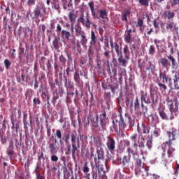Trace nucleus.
Masks as SVG:
<instances>
[{
	"mask_svg": "<svg viewBox=\"0 0 179 179\" xmlns=\"http://www.w3.org/2000/svg\"><path fill=\"white\" fill-rule=\"evenodd\" d=\"M130 139L134 142L133 145L131 147V142L129 140L124 141V146H127V152L129 155H132L134 158L138 157L139 155L138 154V143H136V139H138V133H134L130 136Z\"/></svg>",
	"mask_w": 179,
	"mask_h": 179,
	"instance_id": "f257e3e1",
	"label": "nucleus"
},
{
	"mask_svg": "<svg viewBox=\"0 0 179 179\" xmlns=\"http://www.w3.org/2000/svg\"><path fill=\"white\" fill-rule=\"evenodd\" d=\"M138 68L141 69H143L145 73V76H149L150 75V72L153 73L155 71H156V65L152 62L150 60H144L143 62H141V60H138Z\"/></svg>",
	"mask_w": 179,
	"mask_h": 179,
	"instance_id": "f03ea898",
	"label": "nucleus"
},
{
	"mask_svg": "<svg viewBox=\"0 0 179 179\" xmlns=\"http://www.w3.org/2000/svg\"><path fill=\"white\" fill-rule=\"evenodd\" d=\"M94 162H95V167L97 170V172H93L92 173V179H97V177L99 176V179H107V176H106V171H104V169L103 167H100V163L97 162V158H94Z\"/></svg>",
	"mask_w": 179,
	"mask_h": 179,
	"instance_id": "7ed1b4c3",
	"label": "nucleus"
},
{
	"mask_svg": "<svg viewBox=\"0 0 179 179\" xmlns=\"http://www.w3.org/2000/svg\"><path fill=\"white\" fill-rule=\"evenodd\" d=\"M117 111L119 114L117 116L113 117V124L115 125V122L119 123V129L122 131V129H125L127 127V123L124 120V117H122V108H120Z\"/></svg>",
	"mask_w": 179,
	"mask_h": 179,
	"instance_id": "20e7f679",
	"label": "nucleus"
},
{
	"mask_svg": "<svg viewBox=\"0 0 179 179\" xmlns=\"http://www.w3.org/2000/svg\"><path fill=\"white\" fill-rule=\"evenodd\" d=\"M96 154L98 160H103L104 159V149L103 148V142L100 139H96L94 141Z\"/></svg>",
	"mask_w": 179,
	"mask_h": 179,
	"instance_id": "39448f33",
	"label": "nucleus"
},
{
	"mask_svg": "<svg viewBox=\"0 0 179 179\" xmlns=\"http://www.w3.org/2000/svg\"><path fill=\"white\" fill-rule=\"evenodd\" d=\"M107 118V113L103 112L100 115V123L99 125L96 124L94 127H98L99 131H104L106 129V125L107 124V121L106 120Z\"/></svg>",
	"mask_w": 179,
	"mask_h": 179,
	"instance_id": "423d86ee",
	"label": "nucleus"
},
{
	"mask_svg": "<svg viewBox=\"0 0 179 179\" xmlns=\"http://www.w3.org/2000/svg\"><path fill=\"white\" fill-rule=\"evenodd\" d=\"M106 146L110 153H114L115 151V140L114 138L108 136L106 137Z\"/></svg>",
	"mask_w": 179,
	"mask_h": 179,
	"instance_id": "0eeeda50",
	"label": "nucleus"
},
{
	"mask_svg": "<svg viewBox=\"0 0 179 179\" xmlns=\"http://www.w3.org/2000/svg\"><path fill=\"white\" fill-rule=\"evenodd\" d=\"M55 31H56V33H57V34H61L62 37L66 38V40H69V38L71 37V32L68 31L65 29L62 30V27H61L60 24H57Z\"/></svg>",
	"mask_w": 179,
	"mask_h": 179,
	"instance_id": "6e6552de",
	"label": "nucleus"
},
{
	"mask_svg": "<svg viewBox=\"0 0 179 179\" xmlns=\"http://www.w3.org/2000/svg\"><path fill=\"white\" fill-rule=\"evenodd\" d=\"M137 131L140 134L139 136H143L142 135H146V134H149V132H150V127L145 124H142L141 126H139V124H138Z\"/></svg>",
	"mask_w": 179,
	"mask_h": 179,
	"instance_id": "1a4fd4ad",
	"label": "nucleus"
},
{
	"mask_svg": "<svg viewBox=\"0 0 179 179\" xmlns=\"http://www.w3.org/2000/svg\"><path fill=\"white\" fill-rule=\"evenodd\" d=\"M78 22L82 23L83 26L86 27V29H90V26H92V22H90L87 17H86V20H85V15H83V14L80 15L78 17Z\"/></svg>",
	"mask_w": 179,
	"mask_h": 179,
	"instance_id": "9d476101",
	"label": "nucleus"
},
{
	"mask_svg": "<svg viewBox=\"0 0 179 179\" xmlns=\"http://www.w3.org/2000/svg\"><path fill=\"white\" fill-rule=\"evenodd\" d=\"M167 105L169 107L171 113H177L178 111V100L175 99V101H168Z\"/></svg>",
	"mask_w": 179,
	"mask_h": 179,
	"instance_id": "9b49d317",
	"label": "nucleus"
},
{
	"mask_svg": "<svg viewBox=\"0 0 179 179\" xmlns=\"http://www.w3.org/2000/svg\"><path fill=\"white\" fill-rule=\"evenodd\" d=\"M138 147L141 149V155H143L146 150L145 151V141H146V138H145V136H138Z\"/></svg>",
	"mask_w": 179,
	"mask_h": 179,
	"instance_id": "f8f14e48",
	"label": "nucleus"
},
{
	"mask_svg": "<svg viewBox=\"0 0 179 179\" xmlns=\"http://www.w3.org/2000/svg\"><path fill=\"white\" fill-rule=\"evenodd\" d=\"M71 146L72 157L73 159H75V157H76V152H78V149L80 148V141H79V138H78L76 143H71Z\"/></svg>",
	"mask_w": 179,
	"mask_h": 179,
	"instance_id": "ddd939ff",
	"label": "nucleus"
},
{
	"mask_svg": "<svg viewBox=\"0 0 179 179\" xmlns=\"http://www.w3.org/2000/svg\"><path fill=\"white\" fill-rule=\"evenodd\" d=\"M141 100L142 103L144 102L145 104H150V103H152L149 94H148V92H145V91H141Z\"/></svg>",
	"mask_w": 179,
	"mask_h": 179,
	"instance_id": "4468645a",
	"label": "nucleus"
},
{
	"mask_svg": "<svg viewBox=\"0 0 179 179\" xmlns=\"http://www.w3.org/2000/svg\"><path fill=\"white\" fill-rule=\"evenodd\" d=\"M159 78H162V80L164 83H169V87H173V83L171 80V77H169L166 73H159Z\"/></svg>",
	"mask_w": 179,
	"mask_h": 179,
	"instance_id": "2eb2a0df",
	"label": "nucleus"
},
{
	"mask_svg": "<svg viewBox=\"0 0 179 179\" xmlns=\"http://www.w3.org/2000/svg\"><path fill=\"white\" fill-rule=\"evenodd\" d=\"M131 154H128V155H124L121 162L123 167H125L126 169H127V167H129V166L131 165Z\"/></svg>",
	"mask_w": 179,
	"mask_h": 179,
	"instance_id": "dca6fc26",
	"label": "nucleus"
},
{
	"mask_svg": "<svg viewBox=\"0 0 179 179\" xmlns=\"http://www.w3.org/2000/svg\"><path fill=\"white\" fill-rule=\"evenodd\" d=\"M6 153L8 156L10 157V160H13V159H15V150L13 143H10L8 148H7Z\"/></svg>",
	"mask_w": 179,
	"mask_h": 179,
	"instance_id": "f3484780",
	"label": "nucleus"
},
{
	"mask_svg": "<svg viewBox=\"0 0 179 179\" xmlns=\"http://www.w3.org/2000/svg\"><path fill=\"white\" fill-rule=\"evenodd\" d=\"M176 132L177 129H176L174 127L170 129L169 131H167L169 141L166 142H171V143H173V141L176 139Z\"/></svg>",
	"mask_w": 179,
	"mask_h": 179,
	"instance_id": "a211bd4d",
	"label": "nucleus"
},
{
	"mask_svg": "<svg viewBox=\"0 0 179 179\" xmlns=\"http://www.w3.org/2000/svg\"><path fill=\"white\" fill-rule=\"evenodd\" d=\"M136 172L138 173L139 176H141L142 177H148V176H149V168L141 166L137 169Z\"/></svg>",
	"mask_w": 179,
	"mask_h": 179,
	"instance_id": "6ab92c4d",
	"label": "nucleus"
},
{
	"mask_svg": "<svg viewBox=\"0 0 179 179\" xmlns=\"http://www.w3.org/2000/svg\"><path fill=\"white\" fill-rule=\"evenodd\" d=\"M173 85L175 87V89H179V73L178 72H174L173 76Z\"/></svg>",
	"mask_w": 179,
	"mask_h": 179,
	"instance_id": "aec40b11",
	"label": "nucleus"
},
{
	"mask_svg": "<svg viewBox=\"0 0 179 179\" xmlns=\"http://www.w3.org/2000/svg\"><path fill=\"white\" fill-rule=\"evenodd\" d=\"M165 143L169 146L167 150L168 157H173V153L176 152V148H173V143L171 142H165Z\"/></svg>",
	"mask_w": 179,
	"mask_h": 179,
	"instance_id": "412c9836",
	"label": "nucleus"
},
{
	"mask_svg": "<svg viewBox=\"0 0 179 179\" xmlns=\"http://www.w3.org/2000/svg\"><path fill=\"white\" fill-rule=\"evenodd\" d=\"M124 34V41L128 44H131L132 41V37L131 36V33H132V29H127Z\"/></svg>",
	"mask_w": 179,
	"mask_h": 179,
	"instance_id": "4be33fe9",
	"label": "nucleus"
},
{
	"mask_svg": "<svg viewBox=\"0 0 179 179\" xmlns=\"http://www.w3.org/2000/svg\"><path fill=\"white\" fill-rule=\"evenodd\" d=\"M174 16V12H171L170 10H166L162 14L163 19H169V20H171Z\"/></svg>",
	"mask_w": 179,
	"mask_h": 179,
	"instance_id": "5701e85b",
	"label": "nucleus"
},
{
	"mask_svg": "<svg viewBox=\"0 0 179 179\" xmlns=\"http://www.w3.org/2000/svg\"><path fill=\"white\" fill-rule=\"evenodd\" d=\"M99 17L101 19H102V21L103 22V23H106V20H108V17L107 15V11L104 9L103 10H99Z\"/></svg>",
	"mask_w": 179,
	"mask_h": 179,
	"instance_id": "b1692460",
	"label": "nucleus"
},
{
	"mask_svg": "<svg viewBox=\"0 0 179 179\" xmlns=\"http://www.w3.org/2000/svg\"><path fill=\"white\" fill-rule=\"evenodd\" d=\"M33 14L34 15L35 19H38V17H42L43 14H41V8H40V6H37L34 11Z\"/></svg>",
	"mask_w": 179,
	"mask_h": 179,
	"instance_id": "393cba45",
	"label": "nucleus"
},
{
	"mask_svg": "<svg viewBox=\"0 0 179 179\" xmlns=\"http://www.w3.org/2000/svg\"><path fill=\"white\" fill-rule=\"evenodd\" d=\"M10 122L12 124L11 129H15V132H16V134H17V132H19V124L17 123L15 124V116H13V115L10 116Z\"/></svg>",
	"mask_w": 179,
	"mask_h": 179,
	"instance_id": "a878e982",
	"label": "nucleus"
},
{
	"mask_svg": "<svg viewBox=\"0 0 179 179\" xmlns=\"http://www.w3.org/2000/svg\"><path fill=\"white\" fill-rule=\"evenodd\" d=\"M65 78V82H64V86L66 87V89H74L73 83H72V81L71 79L64 77Z\"/></svg>",
	"mask_w": 179,
	"mask_h": 179,
	"instance_id": "bb28decb",
	"label": "nucleus"
},
{
	"mask_svg": "<svg viewBox=\"0 0 179 179\" xmlns=\"http://www.w3.org/2000/svg\"><path fill=\"white\" fill-rule=\"evenodd\" d=\"M102 87L104 90H111L112 93H115V89H117V87L113 85H106L104 83H102Z\"/></svg>",
	"mask_w": 179,
	"mask_h": 179,
	"instance_id": "cd10ccee",
	"label": "nucleus"
},
{
	"mask_svg": "<svg viewBox=\"0 0 179 179\" xmlns=\"http://www.w3.org/2000/svg\"><path fill=\"white\" fill-rule=\"evenodd\" d=\"M165 24L166 30H173V29L176 27V24L173 20H168Z\"/></svg>",
	"mask_w": 179,
	"mask_h": 179,
	"instance_id": "c85d7f7f",
	"label": "nucleus"
},
{
	"mask_svg": "<svg viewBox=\"0 0 179 179\" xmlns=\"http://www.w3.org/2000/svg\"><path fill=\"white\" fill-rule=\"evenodd\" d=\"M59 99V93H58V90H55V92L53 93V97L52 99V104L55 106L57 104V100Z\"/></svg>",
	"mask_w": 179,
	"mask_h": 179,
	"instance_id": "c756f323",
	"label": "nucleus"
},
{
	"mask_svg": "<svg viewBox=\"0 0 179 179\" xmlns=\"http://www.w3.org/2000/svg\"><path fill=\"white\" fill-rule=\"evenodd\" d=\"M81 40H80V43H81V45H83V47H84V48H87V37H86V35L85 34H81Z\"/></svg>",
	"mask_w": 179,
	"mask_h": 179,
	"instance_id": "7c9ffc66",
	"label": "nucleus"
},
{
	"mask_svg": "<svg viewBox=\"0 0 179 179\" xmlns=\"http://www.w3.org/2000/svg\"><path fill=\"white\" fill-rule=\"evenodd\" d=\"M117 61L120 65H121L122 66H127V64H128V61L124 59V56H122V55L121 54L119 55Z\"/></svg>",
	"mask_w": 179,
	"mask_h": 179,
	"instance_id": "2f4dec72",
	"label": "nucleus"
},
{
	"mask_svg": "<svg viewBox=\"0 0 179 179\" xmlns=\"http://www.w3.org/2000/svg\"><path fill=\"white\" fill-rule=\"evenodd\" d=\"M75 93L71 92H67V95L65 99V103H66L67 106H69L71 103H72V98L71 96H73Z\"/></svg>",
	"mask_w": 179,
	"mask_h": 179,
	"instance_id": "473e14b6",
	"label": "nucleus"
},
{
	"mask_svg": "<svg viewBox=\"0 0 179 179\" xmlns=\"http://www.w3.org/2000/svg\"><path fill=\"white\" fill-rule=\"evenodd\" d=\"M152 136H148V138H146V144L145 146H147L148 150H150L153 146V143L152 141Z\"/></svg>",
	"mask_w": 179,
	"mask_h": 179,
	"instance_id": "72a5a7b5",
	"label": "nucleus"
},
{
	"mask_svg": "<svg viewBox=\"0 0 179 179\" xmlns=\"http://www.w3.org/2000/svg\"><path fill=\"white\" fill-rule=\"evenodd\" d=\"M48 145H49V150L51 155H54V151L57 150V145L55 144V143L51 142V141H49Z\"/></svg>",
	"mask_w": 179,
	"mask_h": 179,
	"instance_id": "f704fd0d",
	"label": "nucleus"
},
{
	"mask_svg": "<svg viewBox=\"0 0 179 179\" xmlns=\"http://www.w3.org/2000/svg\"><path fill=\"white\" fill-rule=\"evenodd\" d=\"M129 15H131V10H125L122 15V20L123 22H128V16H129Z\"/></svg>",
	"mask_w": 179,
	"mask_h": 179,
	"instance_id": "c9c22d12",
	"label": "nucleus"
},
{
	"mask_svg": "<svg viewBox=\"0 0 179 179\" xmlns=\"http://www.w3.org/2000/svg\"><path fill=\"white\" fill-rule=\"evenodd\" d=\"M55 72L56 73H59V75H62V70L64 68L62 66H59L57 62L54 64Z\"/></svg>",
	"mask_w": 179,
	"mask_h": 179,
	"instance_id": "e433bc0d",
	"label": "nucleus"
},
{
	"mask_svg": "<svg viewBox=\"0 0 179 179\" xmlns=\"http://www.w3.org/2000/svg\"><path fill=\"white\" fill-rule=\"evenodd\" d=\"M69 19L70 20L71 24H73V23H75V22L76 21V15H75V12L71 11L69 13Z\"/></svg>",
	"mask_w": 179,
	"mask_h": 179,
	"instance_id": "4c0bfd02",
	"label": "nucleus"
},
{
	"mask_svg": "<svg viewBox=\"0 0 179 179\" xmlns=\"http://www.w3.org/2000/svg\"><path fill=\"white\" fill-rule=\"evenodd\" d=\"M138 157H139V156L136 157L135 158L133 157V159L134 160H136V170H138L139 169H141V167H142V159H139Z\"/></svg>",
	"mask_w": 179,
	"mask_h": 179,
	"instance_id": "58836bf2",
	"label": "nucleus"
},
{
	"mask_svg": "<svg viewBox=\"0 0 179 179\" xmlns=\"http://www.w3.org/2000/svg\"><path fill=\"white\" fill-rule=\"evenodd\" d=\"M159 117H161L162 120H169V116L167 115L166 112H164V110L159 108Z\"/></svg>",
	"mask_w": 179,
	"mask_h": 179,
	"instance_id": "ea45409f",
	"label": "nucleus"
},
{
	"mask_svg": "<svg viewBox=\"0 0 179 179\" xmlns=\"http://www.w3.org/2000/svg\"><path fill=\"white\" fill-rule=\"evenodd\" d=\"M97 43V37H96V34L93 31H91V41L90 44L91 45H93Z\"/></svg>",
	"mask_w": 179,
	"mask_h": 179,
	"instance_id": "a19ab883",
	"label": "nucleus"
},
{
	"mask_svg": "<svg viewBox=\"0 0 179 179\" xmlns=\"http://www.w3.org/2000/svg\"><path fill=\"white\" fill-rule=\"evenodd\" d=\"M71 138V134L69 133H64L62 137V141H64L66 145L69 143V139Z\"/></svg>",
	"mask_w": 179,
	"mask_h": 179,
	"instance_id": "79ce46f5",
	"label": "nucleus"
},
{
	"mask_svg": "<svg viewBox=\"0 0 179 179\" xmlns=\"http://www.w3.org/2000/svg\"><path fill=\"white\" fill-rule=\"evenodd\" d=\"M121 50H122V48L117 43L115 44V51L117 55V57H120V54L122 55V52H121Z\"/></svg>",
	"mask_w": 179,
	"mask_h": 179,
	"instance_id": "37998d69",
	"label": "nucleus"
},
{
	"mask_svg": "<svg viewBox=\"0 0 179 179\" xmlns=\"http://www.w3.org/2000/svg\"><path fill=\"white\" fill-rule=\"evenodd\" d=\"M75 31H76V36H82L83 34V32L82 31V27H80V25L77 24L75 27Z\"/></svg>",
	"mask_w": 179,
	"mask_h": 179,
	"instance_id": "c03bdc74",
	"label": "nucleus"
},
{
	"mask_svg": "<svg viewBox=\"0 0 179 179\" xmlns=\"http://www.w3.org/2000/svg\"><path fill=\"white\" fill-rule=\"evenodd\" d=\"M52 9H55V10H59V2L57 0H53L52 2Z\"/></svg>",
	"mask_w": 179,
	"mask_h": 179,
	"instance_id": "a18cd8bd",
	"label": "nucleus"
},
{
	"mask_svg": "<svg viewBox=\"0 0 179 179\" xmlns=\"http://www.w3.org/2000/svg\"><path fill=\"white\" fill-rule=\"evenodd\" d=\"M61 160L62 162H63V164L64 166H62V169H63V171H64V174L65 176V173H66L68 169L66 168V158L65 157H61Z\"/></svg>",
	"mask_w": 179,
	"mask_h": 179,
	"instance_id": "49530a36",
	"label": "nucleus"
},
{
	"mask_svg": "<svg viewBox=\"0 0 179 179\" xmlns=\"http://www.w3.org/2000/svg\"><path fill=\"white\" fill-rule=\"evenodd\" d=\"M160 63L162 65L163 68H167L170 64H169V60L166 58H162L160 59Z\"/></svg>",
	"mask_w": 179,
	"mask_h": 179,
	"instance_id": "de8ad7c7",
	"label": "nucleus"
},
{
	"mask_svg": "<svg viewBox=\"0 0 179 179\" xmlns=\"http://www.w3.org/2000/svg\"><path fill=\"white\" fill-rule=\"evenodd\" d=\"M71 138L72 143H76V142H78V138L79 139V137H78V134H76V131H75L71 135Z\"/></svg>",
	"mask_w": 179,
	"mask_h": 179,
	"instance_id": "09e8293b",
	"label": "nucleus"
},
{
	"mask_svg": "<svg viewBox=\"0 0 179 179\" xmlns=\"http://www.w3.org/2000/svg\"><path fill=\"white\" fill-rule=\"evenodd\" d=\"M141 108V103H139V99L138 96L136 98V101L134 102V110L136 111H138V110Z\"/></svg>",
	"mask_w": 179,
	"mask_h": 179,
	"instance_id": "8fccbe9b",
	"label": "nucleus"
},
{
	"mask_svg": "<svg viewBox=\"0 0 179 179\" xmlns=\"http://www.w3.org/2000/svg\"><path fill=\"white\" fill-rule=\"evenodd\" d=\"M55 136H57V139H59V143H62V133L61 132V130L57 129Z\"/></svg>",
	"mask_w": 179,
	"mask_h": 179,
	"instance_id": "3c124183",
	"label": "nucleus"
},
{
	"mask_svg": "<svg viewBox=\"0 0 179 179\" xmlns=\"http://www.w3.org/2000/svg\"><path fill=\"white\" fill-rule=\"evenodd\" d=\"M123 52L124 54V58L126 59H129V55H127V52H129V48H128V45H124V48H123Z\"/></svg>",
	"mask_w": 179,
	"mask_h": 179,
	"instance_id": "603ef678",
	"label": "nucleus"
},
{
	"mask_svg": "<svg viewBox=\"0 0 179 179\" xmlns=\"http://www.w3.org/2000/svg\"><path fill=\"white\" fill-rule=\"evenodd\" d=\"M74 81L77 85H79L80 83V76H79V73L76 72L73 75Z\"/></svg>",
	"mask_w": 179,
	"mask_h": 179,
	"instance_id": "864d4df0",
	"label": "nucleus"
},
{
	"mask_svg": "<svg viewBox=\"0 0 179 179\" xmlns=\"http://www.w3.org/2000/svg\"><path fill=\"white\" fill-rule=\"evenodd\" d=\"M128 124L129 128H134L135 127V120L132 119L131 116L128 117Z\"/></svg>",
	"mask_w": 179,
	"mask_h": 179,
	"instance_id": "5fc2aeb1",
	"label": "nucleus"
},
{
	"mask_svg": "<svg viewBox=\"0 0 179 179\" xmlns=\"http://www.w3.org/2000/svg\"><path fill=\"white\" fill-rule=\"evenodd\" d=\"M155 52H156V48L155 47V45H151L148 50V54L150 55H155Z\"/></svg>",
	"mask_w": 179,
	"mask_h": 179,
	"instance_id": "6e6d98bb",
	"label": "nucleus"
},
{
	"mask_svg": "<svg viewBox=\"0 0 179 179\" xmlns=\"http://www.w3.org/2000/svg\"><path fill=\"white\" fill-rule=\"evenodd\" d=\"M53 47L55 50L59 49V42L58 41V39L55 38L52 41Z\"/></svg>",
	"mask_w": 179,
	"mask_h": 179,
	"instance_id": "4d7b16f0",
	"label": "nucleus"
},
{
	"mask_svg": "<svg viewBox=\"0 0 179 179\" xmlns=\"http://www.w3.org/2000/svg\"><path fill=\"white\" fill-rule=\"evenodd\" d=\"M87 54H88V57L90 58L92 57H93V55L94 54V52H93V45H90L89 47H88V52H87Z\"/></svg>",
	"mask_w": 179,
	"mask_h": 179,
	"instance_id": "13d9d810",
	"label": "nucleus"
},
{
	"mask_svg": "<svg viewBox=\"0 0 179 179\" xmlns=\"http://www.w3.org/2000/svg\"><path fill=\"white\" fill-rule=\"evenodd\" d=\"M34 173L36 174V179H45V176L40 174V172H38L37 171V167L36 169L34 170Z\"/></svg>",
	"mask_w": 179,
	"mask_h": 179,
	"instance_id": "bf43d9fd",
	"label": "nucleus"
},
{
	"mask_svg": "<svg viewBox=\"0 0 179 179\" xmlns=\"http://www.w3.org/2000/svg\"><path fill=\"white\" fill-rule=\"evenodd\" d=\"M59 61L60 64H62V65L65 66V64H66V58H65L63 55L59 57Z\"/></svg>",
	"mask_w": 179,
	"mask_h": 179,
	"instance_id": "052dcab7",
	"label": "nucleus"
},
{
	"mask_svg": "<svg viewBox=\"0 0 179 179\" xmlns=\"http://www.w3.org/2000/svg\"><path fill=\"white\" fill-rule=\"evenodd\" d=\"M33 103H34V107H37V106H40L41 104V101L40 100V98H34L33 99Z\"/></svg>",
	"mask_w": 179,
	"mask_h": 179,
	"instance_id": "680f3d73",
	"label": "nucleus"
},
{
	"mask_svg": "<svg viewBox=\"0 0 179 179\" xmlns=\"http://www.w3.org/2000/svg\"><path fill=\"white\" fill-rule=\"evenodd\" d=\"M158 86L162 92H166L167 90V86L162 83H158Z\"/></svg>",
	"mask_w": 179,
	"mask_h": 179,
	"instance_id": "e2e57ef3",
	"label": "nucleus"
},
{
	"mask_svg": "<svg viewBox=\"0 0 179 179\" xmlns=\"http://www.w3.org/2000/svg\"><path fill=\"white\" fill-rule=\"evenodd\" d=\"M23 54H24V48H23V45L20 43L18 48V55H23Z\"/></svg>",
	"mask_w": 179,
	"mask_h": 179,
	"instance_id": "0e129e2a",
	"label": "nucleus"
},
{
	"mask_svg": "<svg viewBox=\"0 0 179 179\" xmlns=\"http://www.w3.org/2000/svg\"><path fill=\"white\" fill-rule=\"evenodd\" d=\"M138 2L142 6H149V0H138Z\"/></svg>",
	"mask_w": 179,
	"mask_h": 179,
	"instance_id": "69168bd1",
	"label": "nucleus"
},
{
	"mask_svg": "<svg viewBox=\"0 0 179 179\" xmlns=\"http://www.w3.org/2000/svg\"><path fill=\"white\" fill-rule=\"evenodd\" d=\"M152 136H155V138L160 136V129L155 128L152 132Z\"/></svg>",
	"mask_w": 179,
	"mask_h": 179,
	"instance_id": "338daca9",
	"label": "nucleus"
},
{
	"mask_svg": "<svg viewBox=\"0 0 179 179\" xmlns=\"http://www.w3.org/2000/svg\"><path fill=\"white\" fill-rule=\"evenodd\" d=\"M168 59H170V61H171L172 66H173V68H174V66H176V65L177 64V62H176V59L173 56L169 55V56H168Z\"/></svg>",
	"mask_w": 179,
	"mask_h": 179,
	"instance_id": "774afa93",
	"label": "nucleus"
}]
</instances>
